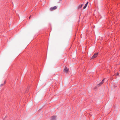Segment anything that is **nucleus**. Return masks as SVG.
I'll return each instance as SVG.
<instances>
[{"mask_svg": "<svg viewBox=\"0 0 120 120\" xmlns=\"http://www.w3.org/2000/svg\"><path fill=\"white\" fill-rule=\"evenodd\" d=\"M98 52H97L95 53L94 55L92 56L91 58V59L97 57L98 54Z\"/></svg>", "mask_w": 120, "mask_h": 120, "instance_id": "1", "label": "nucleus"}, {"mask_svg": "<svg viewBox=\"0 0 120 120\" xmlns=\"http://www.w3.org/2000/svg\"><path fill=\"white\" fill-rule=\"evenodd\" d=\"M57 8V7L55 6L53 7H52L50 8V10L51 11H53Z\"/></svg>", "mask_w": 120, "mask_h": 120, "instance_id": "2", "label": "nucleus"}, {"mask_svg": "<svg viewBox=\"0 0 120 120\" xmlns=\"http://www.w3.org/2000/svg\"><path fill=\"white\" fill-rule=\"evenodd\" d=\"M56 116H53L51 117V120H56Z\"/></svg>", "mask_w": 120, "mask_h": 120, "instance_id": "3", "label": "nucleus"}, {"mask_svg": "<svg viewBox=\"0 0 120 120\" xmlns=\"http://www.w3.org/2000/svg\"><path fill=\"white\" fill-rule=\"evenodd\" d=\"M68 68L66 66H65V67L64 69V71L65 72H68Z\"/></svg>", "mask_w": 120, "mask_h": 120, "instance_id": "4", "label": "nucleus"}, {"mask_svg": "<svg viewBox=\"0 0 120 120\" xmlns=\"http://www.w3.org/2000/svg\"><path fill=\"white\" fill-rule=\"evenodd\" d=\"M88 3V2H87V3H86V4H85V6L83 8V9H85L86 8L87 5Z\"/></svg>", "mask_w": 120, "mask_h": 120, "instance_id": "5", "label": "nucleus"}, {"mask_svg": "<svg viewBox=\"0 0 120 120\" xmlns=\"http://www.w3.org/2000/svg\"><path fill=\"white\" fill-rule=\"evenodd\" d=\"M83 5L82 4L81 5H79V6H78L77 7V9H79L81 8L82 7V6Z\"/></svg>", "mask_w": 120, "mask_h": 120, "instance_id": "6", "label": "nucleus"}, {"mask_svg": "<svg viewBox=\"0 0 120 120\" xmlns=\"http://www.w3.org/2000/svg\"><path fill=\"white\" fill-rule=\"evenodd\" d=\"M102 82H101L99 83L97 85V86L98 87H100V86H101V85L103 84Z\"/></svg>", "mask_w": 120, "mask_h": 120, "instance_id": "7", "label": "nucleus"}, {"mask_svg": "<svg viewBox=\"0 0 120 120\" xmlns=\"http://www.w3.org/2000/svg\"><path fill=\"white\" fill-rule=\"evenodd\" d=\"M5 82H6V81H5L4 82V83L1 84V85H0V86H2L5 83Z\"/></svg>", "mask_w": 120, "mask_h": 120, "instance_id": "8", "label": "nucleus"}, {"mask_svg": "<svg viewBox=\"0 0 120 120\" xmlns=\"http://www.w3.org/2000/svg\"><path fill=\"white\" fill-rule=\"evenodd\" d=\"M105 78H104V79H103V80H102V81L101 82H102V83H103V82H104V80H105Z\"/></svg>", "mask_w": 120, "mask_h": 120, "instance_id": "9", "label": "nucleus"}, {"mask_svg": "<svg viewBox=\"0 0 120 120\" xmlns=\"http://www.w3.org/2000/svg\"><path fill=\"white\" fill-rule=\"evenodd\" d=\"M119 73L118 72H117V73L116 74V75H119Z\"/></svg>", "mask_w": 120, "mask_h": 120, "instance_id": "10", "label": "nucleus"}, {"mask_svg": "<svg viewBox=\"0 0 120 120\" xmlns=\"http://www.w3.org/2000/svg\"><path fill=\"white\" fill-rule=\"evenodd\" d=\"M31 16V15L30 16V17H29V19H30V18Z\"/></svg>", "mask_w": 120, "mask_h": 120, "instance_id": "11", "label": "nucleus"}, {"mask_svg": "<svg viewBox=\"0 0 120 120\" xmlns=\"http://www.w3.org/2000/svg\"><path fill=\"white\" fill-rule=\"evenodd\" d=\"M62 0H60V1H61Z\"/></svg>", "mask_w": 120, "mask_h": 120, "instance_id": "12", "label": "nucleus"}]
</instances>
